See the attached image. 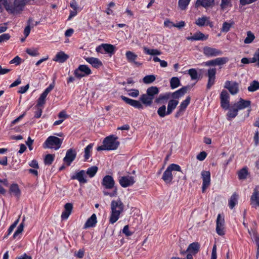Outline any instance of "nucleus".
<instances>
[{
  "label": "nucleus",
  "instance_id": "obj_1",
  "mask_svg": "<svg viewBox=\"0 0 259 259\" xmlns=\"http://www.w3.org/2000/svg\"><path fill=\"white\" fill-rule=\"evenodd\" d=\"M120 98L126 104L138 109H143V105L146 106H150L153 100L147 94H142L140 96V101L135 100L124 96H121Z\"/></svg>",
  "mask_w": 259,
  "mask_h": 259
},
{
  "label": "nucleus",
  "instance_id": "obj_2",
  "mask_svg": "<svg viewBox=\"0 0 259 259\" xmlns=\"http://www.w3.org/2000/svg\"><path fill=\"white\" fill-rule=\"evenodd\" d=\"M111 212L109 222L113 224L119 219L120 214L124 209V205L120 199L112 200L111 203Z\"/></svg>",
  "mask_w": 259,
  "mask_h": 259
},
{
  "label": "nucleus",
  "instance_id": "obj_3",
  "mask_svg": "<svg viewBox=\"0 0 259 259\" xmlns=\"http://www.w3.org/2000/svg\"><path fill=\"white\" fill-rule=\"evenodd\" d=\"M172 171L181 172V168L180 165L177 164H171L168 166L166 169L163 174L162 179L166 184H170L173 179Z\"/></svg>",
  "mask_w": 259,
  "mask_h": 259
},
{
  "label": "nucleus",
  "instance_id": "obj_4",
  "mask_svg": "<svg viewBox=\"0 0 259 259\" xmlns=\"http://www.w3.org/2000/svg\"><path fill=\"white\" fill-rule=\"evenodd\" d=\"M29 0H15L13 5L7 7V11L13 14H18L23 11Z\"/></svg>",
  "mask_w": 259,
  "mask_h": 259
},
{
  "label": "nucleus",
  "instance_id": "obj_5",
  "mask_svg": "<svg viewBox=\"0 0 259 259\" xmlns=\"http://www.w3.org/2000/svg\"><path fill=\"white\" fill-rule=\"evenodd\" d=\"M62 143V140L59 138L51 136L49 137L44 144L45 148L54 149L55 150L59 149Z\"/></svg>",
  "mask_w": 259,
  "mask_h": 259
},
{
  "label": "nucleus",
  "instance_id": "obj_6",
  "mask_svg": "<svg viewBox=\"0 0 259 259\" xmlns=\"http://www.w3.org/2000/svg\"><path fill=\"white\" fill-rule=\"evenodd\" d=\"M117 139V137L114 135H110L105 138L103 144H105L107 150H114L118 148L119 142Z\"/></svg>",
  "mask_w": 259,
  "mask_h": 259
},
{
  "label": "nucleus",
  "instance_id": "obj_7",
  "mask_svg": "<svg viewBox=\"0 0 259 259\" xmlns=\"http://www.w3.org/2000/svg\"><path fill=\"white\" fill-rule=\"evenodd\" d=\"M92 73L91 70L85 65H80L78 67L74 70V74L79 78L89 75Z\"/></svg>",
  "mask_w": 259,
  "mask_h": 259
},
{
  "label": "nucleus",
  "instance_id": "obj_8",
  "mask_svg": "<svg viewBox=\"0 0 259 259\" xmlns=\"http://www.w3.org/2000/svg\"><path fill=\"white\" fill-rule=\"evenodd\" d=\"M203 53L207 57H214L223 54V52L214 48L205 46L203 48Z\"/></svg>",
  "mask_w": 259,
  "mask_h": 259
},
{
  "label": "nucleus",
  "instance_id": "obj_9",
  "mask_svg": "<svg viewBox=\"0 0 259 259\" xmlns=\"http://www.w3.org/2000/svg\"><path fill=\"white\" fill-rule=\"evenodd\" d=\"M221 106L225 110H228L230 106V96L226 90H223L220 94Z\"/></svg>",
  "mask_w": 259,
  "mask_h": 259
},
{
  "label": "nucleus",
  "instance_id": "obj_10",
  "mask_svg": "<svg viewBox=\"0 0 259 259\" xmlns=\"http://www.w3.org/2000/svg\"><path fill=\"white\" fill-rule=\"evenodd\" d=\"M216 72L217 70L215 68H210L207 70L206 75L208 77V82L206 87L208 90L215 83Z\"/></svg>",
  "mask_w": 259,
  "mask_h": 259
},
{
  "label": "nucleus",
  "instance_id": "obj_11",
  "mask_svg": "<svg viewBox=\"0 0 259 259\" xmlns=\"http://www.w3.org/2000/svg\"><path fill=\"white\" fill-rule=\"evenodd\" d=\"M239 83L236 81L227 80L225 83L224 88L228 89L231 94L234 95L239 92Z\"/></svg>",
  "mask_w": 259,
  "mask_h": 259
},
{
  "label": "nucleus",
  "instance_id": "obj_12",
  "mask_svg": "<svg viewBox=\"0 0 259 259\" xmlns=\"http://www.w3.org/2000/svg\"><path fill=\"white\" fill-rule=\"evenodd\" d=\"M119 183L122 187L126 188L133 185L135 183V178L128 175L120 177Z\"/></svg>",
  "mask_w": 259,
  "mask_h": 259
},
{
  "label": "nucleus",
  "instance_id": "obj_13",
  "mask_svg": "<svg viewBox=\"0 0 259 259\" xmlns=\"http://www.w3.org/2000/svg\"><path fill=\"white\" fill-rule=\"evenodd\" d=\"M250 205L252 207L257 209L259 207V191L257 188L253 189V193L250 196Z\"/></svg>",
  "mask_w": 259,
  "mask_h": 259
},
{
  "label": "nucleus",
  "instance_id": "obj_14",
  "mask_svg": "<svg viewBox=\"0 0 259 259\" xmlns=\"http://www.w3.org/2000/svg\"><path fill=\"white\" fill-rule=\"evenodd\" d=\"M76 156V152L75 150L73 149H69L67 151L66 155L63 158V161L68 166H69L75 159Z\"/></svg>",
  "mask_w": 259,
  "mask_h": 259
},
{
  "label": "nucleus",
  "instance_id": "obj_15",
  "mask_svg": "<svg viewBox=\"0 0 259 259\" xmlns=\"http://www.w3.org/2000/svg\"><path fill=\"white\" fill-rule=\"evenodd\" d=\"M201 176L203 180L202 192H204L206 189L210 185V172L209 171H202L201 172Z\"/></svg>",
  "mask_w": 259,
  "mask_h": 259
},
{
  "label": "nucleus",
  "instance_id": "obj_16",
  "mask_svg": "<svg viewBox=\"0 0 259 259\" xmlns=\"http://www.w3.org/2000/svg\"><path fill=\"white\" fill-rule=\"evenodd\" d=\"M224 223V218L219 214L217 219L216 231L219 235H223L225 234Z\"/></svg>",
  "mask_w": 259,
  "mask_h": 259
},
{
  "label": "nucleus",
  "instance_id": "obj_17",
  "mask_svg": "<svg viewBox=\"0 0 259 259\" xmlns=\"http://www.w3.org/2000/svg\"><path fill=\"white\" fill-rule=\"evenodd\" d=\"M53 88L54 85L51 84L47 89H46L45 91L41 94L37 100L36 105L37 107L41 106L45 103V100L47 95L53 90Z\"/></svg>",
  "mask_w": 259,
  "mask_h": 259
},
{
  "label": "nucleus",
  "instance_id": "obj_18",
  "mask_svg": "<svg viewBox=\"0 0 259 259\" xmlns=\"http://www.w3.org/2000/svg\"><path fill=\"white\" fill-rule=\"evenodd\" d=\"M233 105L239 111L244 109L247 107H250L251 105V102L249 100H245L240 98L238 102L234 103Z\"/></svg>",
  "mask_w": 259,
  "mask_h": 259
},
{
  "label": "nucleus",
  "instance_id": "obj_19",
  "mask_svg": "<svg viewBox=\"0 0 259 259\" xmlns=\"http://www.w3.org/2000/svg\"><path fill=\"white\" fill-rule=\"evenodd\" d=\"M208 38V35H205L200 31H197L195 33L193 36H188L187 39L191 41L195 40H206Z\"/></svg>",
  "mask_w": 259,
  "mask_h": 259
},
{
  "label": "nucleus",
  "instance_id": "obj_20",
  "mask_svg": "<svg viewBox=\"0 0 259 259\" xmlns=\"http://www.w3.org/2000/svg\"><path fill=\"white\" fill-rule=\"evenodd\" d=\"M200 246V244L199 243H198L197 242H193L192 243H191L189 245L186 251H182V252H181V253L182 254H184L186 252H190L189 253H190L191 254H192V253L195 254L199 251Z\"/></svg>",
  "mask_w": 259,
  "mask_h": 259
},
{
  "label": "nucleus",
  "instance_id": "obj_21",
  "mask_svg": "<svg viewBox=\"0 0 259 259\" xmlns=\"http://www.w3.org/2000/svg\"><path fill=\"white\" fill-rule=\"evenodd\" d=\"M102 185L107 189H112L114 187L115 182L112 176L107 175L103 179Z\"/></svg>",
  "mask_w": 259,
  "mask_h": 259
},
{
  "label": "nucleus",
  "instance_id": "obj_22",
  "mask_svg": "<svg viewBox=\"0 0 259 259\" xmlns=\"http://www.w3.org/2000/svg\"><path fill=\"white\" fill-rule=\"evenodd\" d=\"M85 171L81 170L76 172L74 175H72L71 179L72 180H77L80 183L84 184L87 182V180L85 178Z\"/></svg>",
  "mask_w": 259,
  "mask_h": 259
},
{
  "label": "nucleus",
  "instance_id": "obj_23",
  "mask_svg": "<svg viewBox=\"0 0 259 259\" xmlns=\"http://www.w3.org/2000/svg\"><path fill=\"white\" fill-rule=\"evenodd\" d=\"M72 208L73 206L71 203H67L64 205V210L61 214V218L62 220H66L68 218L71 213Z\"/></svg>",
  "mask_w": 259,
  "mask_h": 259
},
{
  "label": "nucleus",
  "instance_id": "obj_24",
  "mask_svg": "<svg viewBox=\"0 0 259 259\" xmlns=\"http://www.w3.org/2000/svg\"><path fill=\"white\" fill-rule=\"evenodd\" d=\"M97 223L96 215L94 213L89 218L85 223L83 228L87 229L95 227Z\"/></svg>",
  "mask_w": 259,
  "mask_h": 259
},
{
  "label": "nucleus",
  "instance_id": "obj_25",
  "mask_svg": "<svg viewBox=\"0 0 259 259\" xmlns=\"http://www.w3.org/2000/svg\"><path fill=\"white\" fill-rule=\"evenodd\" d=\"M69 58V56L66 54L64 52L60 51L58 52L53 59V61L59 63H64Z\"/></svg>",
  "mask_w": 259,
  "mask_h": 259
},
{
  "label": "nucleus",
  "instance_id": "obj_26",
  "mask_svg": "<svg viewBox=\"0 0 259 259\" xmlns=\"http://www.w3.org/2000/svg\"><path fill=\"white\" fill-rule=\"evenodd\" d=\"M214 5V0H197L196 6H202L205 8L212 7Z\"/></svg>",
  "mask_w": 259,
  "mask_h": 259
},
{
  "label": "nucleus",
  "instance_id": "obj_27",
  "mask_svg": "<svg viewBox=\"0 0 259 259\" xmlns=\"http://www.w3.org/2000/svg\"><path fill=\"white\" fill-rule=\"evenodd\" d=\"M85 61L95 68H98L102 65V62L98 58L94 57H87Z\"/></svg>",
  "mask_w": 259,
  "mask_h": 259
},
{
  "label": "nucleus",
  "instance_id": "obj_28",
  "mask_svg": "<svg viewBox=\"0 0 259 259\" xmlns=\"http://www.w3.org/2000/svg\"><path fill=\"white\" fill-rule=\"evenodd\" d=\"M125 55H126L127 60L129 62L134 63V64H135L136 65H137L138 66L141 65V63L135 61V60L137 59V58L138 57V56L136 54H135V53H134L133 52L130 51H127L126 52Z\"/></svg>",
  "mask_w": 259,
  "mask_h": 259
},
{
  "label": "nucleus",
  "instance_id": "obj_29",
  "mask_svg": "<svg viewBox=\"0 0 259 259\" xmlns=\"http://www.w3.org/2000/svg\"><path fill=\"white\" fill-rule=\"evenodd\" d=\"M228 110L229 111L227 113V118L228 120H231L238 115V110L236 107H235L234 105H233L230 108H229Z\"/></svg>",
  "mask_w": 259,
  "mask_h": 259
},
{
  "label": "nucleus",
  "instance_id": "obj_30",
  "mask_svg": "<svg viewBox=\"0 0 259 259\" xmlns=\"http://www.w3.org/2000/svg\"><path fill=\"white\" fill-rule=\"evenodd\" d=\"M159 89L157 87L152 86L147 89L146 94L153 100L155 96L157 95L159 93Z\"/></svg>",
  "mask_w": 259,
  "mask_h": 259
},
{
  "label": "nucleus",
  "instance_id": "obj_31",
  "mask_svg": "<svg viewBox=\"0 0 259 259\" xmlns=\"http://www.w3.org/2000/svg\"><path fill=\"white\" fill-rule=\"evenodd\" d=\"M189 87H184L176 91L171 94L174 98H179L182 97L187 91Z\"/></svg>",
  "mask_w": 259,
  "mask_h": 259
},
{
  "label": "nucleus",
  "instance_id": "obj_32",
  "mask_svg": "<svg viewBox=\"0 0 259 259\" xmlns=\"http://www.w3.org/2000/svg\"><path fill=\"white\" fill-rule=\"evenodd\" d=\"M179 104V101L176 100H170L167 105V113L170 114Z\"/></svg>",
  "mask_w": 259,
  "mask_h": 259
},
{
  "label": "nucleus",
  "instance_id": "obj_33",
  "mask_svg": "<svg viewBox=\"0 0 259 259\" xmlns=\"http://www.w3.org/2000/svg\"><path fill=\"white\" fill-rule=\"evenodd\" d=\"M238 195L234 193L231 196L229 200V206L230 209H233L238 203Z\"/></svg>",
  "mask_w": 259,
  "mask_h": 259
},
{
  "label": "nucleus",
  "instance_id": "obj_34",
  "mask_svg": "<svg viewBox=\"0 0 259 259\" xmlns=\"http://www.w3.org/2000/svg\"><path fill=\"white\" fill-rule=\"evenodd\" d=\"M102 47H103V50L107 53L113 54L115 52V47L112 45L103 44Z\"/></svg>",
  "mask_w": 259,
  "mask_h": 259
},
{
  "label": "nucleus",
  "instance_id": "obj_35",
  "mask_svg": "<svg viewBox=\"0 0 259 259\" xmlns=\"http://www.w3.org/2000/svg\"><path fill=\"white\" fill-rule=\"evenodd\" d=\"M93 146L94 144L91 143L85 148L84 154V161H87L90 157Z\"/></svg>",
  "mask_w": 259,
  "mask_h": 259
},
{
  "label": "nucleus",
  "instance_id": "obj_36",
  "mask_svg": "<svg viewBox=\"0 0 259 259\" xmlns=\"http://www.w3.org/2000/svg\"><path fill=\"white\" fill-rule=\"evenodd\" d=\"M10 191L16 196H19L21 193L20 190L17 184H13L11 185Z\"/></svg>",
  "mask_w": 259,
  "mask_h": 259
},
{
  "label": "nucleus",
  "instance_id": "obj_37",
  "mask_svg": "<svg viewBox=\"0 0 259 259\" xmlns=\"http://www.w3.org/2000/svg\"><path fill=\"white\" fill-rule=\"evenodd\" d=\"M181 85L180 80L177 77H172L170 80V86L172 89H176Z\"/></svg>",
  "mask_w": 259,
  "mask_h": 259
},
{
  "label": "nucleus",
  "instance_id": "obj_38",
  "mask_svg": "<svg viewBox=\"0 0 259 259\" xmlns=\"http://www.w3.org/2000/svg\"><path fill=\"white\" fill-rule=\"evenodd\" d=\"M170 95L171 94L169 93H166L164 94H160L158 97L155 99V102L157 104L162 103L163 101H166L168 100L170 98Z\"/></svg>",
  "mask_w": 259,
  "mask_h": 259
},
{
  "label": "nucleus",
  "instance_id": "obj_39",
  "mask_svg": "<svg viewBox=\"0 0 259 259\" xmlns=\"http://www.w3.org/2000/svg\"><path fill=\"white\" fill-rule=\"evenodd\" d=\"M144 51L145 53L150 55H160L161 52L157 49H150L148 48L144 47Z\"/></svg>",
  "mask_w": 259,
  "mask_h": 259
},
{
  "label": "nucleus",
  "instance_id": "obj_40",
  "mask_svg": "<svg viewBox=\"0 0 259 259\" xmlns=\"http://www.w3.org/2000/svg\"><path fill=\"white\" fill-rule=\"evenodd\" d=\"M208 18L209 17L206 16H203L201 18H198L196 20L195 23L197 25L201 27L206 25L207 22L208 21Z\"/></svg>",
  "mask_w": 259,
  "mask_h": 259
},
{
  "label": "nucleus",
  "instance_id": "obj_41",
  "mask_svg": "<svg viewBox=\"0 0 259 259\" xmlns=\"http://www.w3.org/2000/svg\"><path fill=\"white\" fill-rule=\"evenodd\" d=\"M254 39L255 36L253 33L251 31H248L247 32V36L245 38L244 42L246 44H249L252 42Z\"/></svg>",
  "mask_w": 259,
  "mask_h": 259
},
{
  "label": "nucleus",
  "instance_id": "obj_42",
  "mask_svg": "<svg viewBox=\"0 0 259 259\" xmlns=\"http://www.w3.org/2000/svg\"><path fill=\"white\" fill-rule=\"evenodd\" d=\"M188 73L191 77L192 80H198L199 74L195 69L192 68L188 70Z\"/></svg>",
  "mask_w": 259,
  "mask_h": 259
},
{
  "label": "nucleus",
  "instance_id": "obj_43",
  "mask_svg": "<svg viewBox=\"0 0 259 259\" xmlns=\"http://www.w3.org/2000/svg\"><path fill=\"white\" fill-rule=\"evenodd\" d=\"M158 115L161 118L165 117L166 115H169L167 113V110H166L165 105H162L157 110Z\"/></svg>",
  "mask_w": 259,
  "mask_h": 259
},
{
  "label": "nucleus",
  "instance_id": "obj_44",
  "mask_svg": "<svg viewBox=\"0 0 259 259\" xmlns=\"http://www.w3.org/2000/svg\"><path fill=\"white\" fill-rule=\"evenodd\" d=\"M24 220H25V219L24 218L22 222L20 224V225L17 228L16 231L15 232V233L13 235L14 239H16L17 237V236L23 232V229H24Z\"/></svg>",
  "mask_w": 259,
  "mask_h": 259
},
{
  "label": "nucleus",
  "instance_id": "obj_45",
  "mask_svg": "<svg viewBox=\"0 0 259 259\" xmlns=\"http://www.w3.org/2000/svg\"><path fill=\"white\" fill-rule=\"evenodd\" d=\"M215 65L220 66L223 65L229 61V59L227 57H220L214 59Z\"/></svg>",
  "mask_w": 259,
  "mask_h": 259
},
{
  "label": "nucleus",
  "instance_id": "obj_46",
  "mask_svg": "<svg viewBox=\"0 0 259 259\" xmlns=\"http://www.w3.org/2000/svg\"><path fill=\"white\" fill-rule=\"evenodd\" d=\"M247 89L248 91L251 92L257 90L258 89H259V82L255 80L252 81L250 83V85L248 87Z\"/></svg>",
  "mask_w": 259,
  "mask_h": 259
},
{
  "label": "nucleus",
  "instance_id": "obj_47",
  "mask_svg": "<svg viewBox=\"0 0 259 259\" xmlns=\"http://www.w3.org/2000/svg\"><path fill=\"white\" fill-rule=\"evenodd\" d=\"M98 167L96 166H93L88 168L87 170V174L91 178L93 177L98 171Z\"/></svg>",
  "mask_w": 259,
  "mask_h": 259
},
{
  "label": "nucleus",
  "instance_id": "obj_48",
  "mask_svg": "<svg viewBox=\"0 0 259 259\" xmlns=\"http://www.w3.org/2000/svg\"><path fill=\"white\" fill-rule=\"evenodd\" d=\"M190 102V97H188L187 98L184 100L180 104L179 106V109L183 111H184L186 109L187 107L188 106Z\"/></svg>",
  "mask_w": 259,
  "mask_h": 259
},
{
  "label": "nucleus",
  "instance_id": "obj_49",
  "mask_svg": "<svg viewBox=\"0 0 259 259\" xmlns=\"http://www.w3.org/2000/svg\"><path fill=\"white\" fill-rule=\"evenodd\" d=\"M234 24V23L232 22L231 23H228L227 22H225L223 24V26L221 29V31L223 32H227L230 30V28Z\"/></svg>",
  "mask_w": 259,
  "mask_h": 259
},
{
  "label": "nucleus",
  "instance_id": "obj_50",
  "mask_svg": "<svg viewBox=\"0 0 259 259\" xmlns=\"http://www.w3.org/2000/svg\"><path fill=\"white\" fill-rule=\"evenodd\" d=\"M155 79V76L154 75H149L145 76L143 80L145 83L148 84L153 82Z\"/></svg>",
  "mask_w": 259,
  "mask_h": 259
},
{
  "label": "nucleus",
  "instance_id": "obj_51",
  "mask_svg": "<svg viewBox=\"0 0 259 259\" xmlns=\"http://www.w3.org/2000/svg\"><path fill=\"white\" fill-rule=\"evenodd\" d=\"M54 160V156L52 154H47L45 159L44 162L46 165H51Z\"/></svg>",
  "mask_w": 259,
  "mask_h": 259
},
{
  "label": "nucleus",
  "instance_id": "obj_52",
  "mask_svg": "<svg viewBox=\"0 0 259 259\" xmlns=\"http://www.w3.org/2000/svg\"><path fill=\"white\" fill-rule=\"evenodd\" d=\"M248 172L246 168H242L238 172V178L239 179H245L246 178Z\"/></svg>",
  "mask_w": 259,
  "mask_h": 259
},
{
  "label": "nucleus",
  "instance_id": "obj_53",
  "mask_svg": "<svg viewBox=\"0 0 259 259\" xmlns=\"http://www.w3.org/2000/svg\"><path fill=\"white\" fill-rule=\"evenodd\" d=\"M191 0H179V6L181 10H185Z\"/></svg>",
  "mask_w": 259,
  "mask_h": 259
},
{
  "label": "nucleus",
  "instance_id": "obj_54",
  "mask_svg": "<svg viewBox=\"0 0 259 259\" xmlns=\"http://www.w3.org/2000/svg\"><path fill=\"white\" fill-rule=\"evenodd\" d=\"M125 90L128 92V95L133 98H136L139 95V91L137 89L127 90L125 89Z\"/></svg>",
  "mask_w": 259,
  "mask_h": 259
},
{
  "label": "nucleus",
  "instance_id": "obj_55",
  "mask_svg": "<svg viewBox=\"0 0 259 259\" xmlns=\"http://www.w3.org/2000/svg\"><path fill=\"white\" fill-rule=\"evenodd\" d=\"M26 52L29 55L33 57L37 56L39 55L38 50L35 48L27 49Z\"/></svg>",
  "mask_w": 259,
  "mask_h": 259
},
{
  "label": "nucleus",
  "instance_id": "obj_56",
  "mask_svg": "<svg viewBox=\"0 0 259 259\" xmlns=\"http://www.w3.org/2000/svg\"><path fill=\"white\" fill-rule=\"evenodd\" d=\"M257 62V65L259 66V49L256 51L251 58V63Z\"/></svg>",
  "mask_w": 259,
  "mask_h": 259
},
{
  "label": "nucleus",
  "instance_id": "obj_57",
  "mask_svg": "<svg viewBox=\"0 0 259 259\" xmlns=\"http://www.w3.org/2000/svg\"><path fill=\"white\" fill-rule=\"evenodd\" d=\"M31 21V20L30 19H29L28 21V25L25 27L24 31V34L26 37L29 35L30 32L31 28H30V24Z\"/></svg>",
  "mask_w": 259,
  "mask_h": 259
},
{
  "label": "nucleus",
  "instance_id": "obj_58",
  "mask_svg": "<svg viewBox=\"0 0 259 259\" xmlns=\"http://www.w3.org/2000/svg\"><path fill=\"white\" fill-rule=\"evenodd\" d=\"M10 38V35L8 33H4L0 35V44L2 42L9 40Z\"/></svg>",
  "mask_w": 259,
  "mask_h": 259
},
{
  "label": "nucleus",
  "instance_id": "obj_59",
  "mask_svg": "<svg viewBox=\"0 0 259 259\" xmlns=\"http://www.w3.org/2000/svg\"><path fill=\"white\" fill-rule=\"evenodd\" d=\"M207 153L205 151H202L199 153L197 155V159L200 161H203L206 158Z\"/></svg>",
  "mask_w": 259,
  "mask_h": 259
},
{
  "label": "nucleus",
  "instance_id": "obj_60",
  "mask_svg": "<svg viewBox=\"0 0 259 259\" xmlns=\"http://www.w3.org/2000/svg\"><path fill=\"white\" fill-rule=\"evenodd\" d=\"M257 1V0H239V3L241 6H245L253 3Z\"/></svg>",
  "mask_w": 259,
  "mask_h": 259
},
{
  "label": "nucleus",
  "instance_id": "obj_61",
  "mask_svg": "<svg viewBox=\"0 0 259 259\" xmlns=\"http://www.w3.org/2000/svg\"><path fill=\"white\" fill-rule=\"evenodd\" d=\"M217 245L214 244L212 247L211 254V258L210 259H217Z\"/></svg>",
  "mask_w": 259,
  "mask_h": 259
},
{
  "label": "nucleus",
  "instance_id": "obj_62",
  "mask_svg": "<svg viewBox=\"0 0 259 259\" xmlns=\"http://www.w3.org/2000/svg\"><path fill=\"white\" fill-rule=\"evenodd\" d=\"M122 232L126 236H130L133 234V233L129 230V227L128 225H126L123 227Z\"/></svg>",
  "mask_w": 259,
  "mask_h": 259
},
{
  "label": "nucleus",
  "instance_id": "obj_63",
  "mask_svg": "<svg viewBox=\"0 0 259 259\" xmlns=\"http://www.w3.org/2000/svg\"><path fill=\"white\" fill-rule=\"evenodd\" d=\"M21 59L19 56H16L10 63L11 64L15 63L16 65H19L21 63Z\"/></svg>",
  "mask_w": 259,
  "mask_h": 259
},
{
  "label": "nucleus",
  "instance_id": "obj_64",
  "mask_svg": "<svg viewBox=\"0 0 259 259\" xmlns=\"http://www.w3.org/2000/svg\"><path fill=\"white\" fill-rule=\"evenodd\" d=\"M29 166L35 169L39 168L38 164L36 160H32L29 164Z\"/></svg>",
  "mask_w": 259,
  "mask_h": 259
}]
</instances>
